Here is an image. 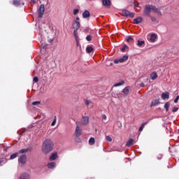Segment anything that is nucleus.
<instances>
[{"instance_id": "obj_1", "label": "nucleus", "mask_w": 179, "mask_h": 179, "mask_svg": "<svg viewBox=\"0 0 179 179\" xmlns=\"http://www.w3.org/2000/svg\"><path fill=\"white\" fill-rule=\"evenodd\" d=\"M54 149V142L50 138H46L42 143V152L44 155H48Z\"/></svg>"}, {"instance_id": "obj_2", "label": "nucleus", "mask_w": 179, "mask_h": 179, "mask_svg": "<svg viewBox=\"0 0 179 179\" xmlns=\"http://www.w3.org/2000/svg\"><path fill=\"white\" fill-rule=\"evenodd\" d=\"M150 13H152V5H148L145 6L143 11L144 16H148V17H150Z\"/></svg>"}, {"instance_id": "obj_3", "label": "nucleus", "mask_w": 179, "mask_h": 179, "mask_svg": "<svg viewBox=\"0 0 179 179\" xmlns=\"http://www.w3.org/2000/svg\"><path fill=\"white\" fill-rule=\"evenodd\" d=\"M89 124V116H83L80 121L77 122V125H87Z\"/></svg>"}, {"instance_id": "obj_4", "label": "nucleus", "mask_w": 179, "mask_h": 179, "mask_svg": "<svg viewBox=\"0 0 179 179\" xmlns=\"http://www.w3.org/2000/svg\"><path fill=\"white\" fill-rule=\"evenodd\" d=\"M122 16H124L125 17H134L135 14L134 13L129 12L128 10H122Z\"/></svg>"}, {"instance_id": "obj_5", "label": "nucleus", "mask_w": 179, "mask_h": 179, "mask_svg": "<svg viewBox=\"0 0 179 179\" xmlns=\"http://www.w3.org/2000/svg\"><path fill=\"white\" fill-rule=\"evenodd\" d=\"M44 12H45V7H44V4H41L38 10V17H43Z\"/></svg>"}, {"instance_id": "obj_6", "label": "nucleus", "mask_w": 179, "mask_h": 179, "mask_svg": "<svg viewBox=\"0 0 179 179\" xmlns=\"http://www.w3.org/2000/svg\"><path fill=\"white\" fill-rule=\"evenodd\" d=\"M128 55H124L122 58L118 59H115L114 60V64H120V62H125V61H128Z\"/></svg>"}, {"instance_id": "obj_7", "label": "nucleus", "mask_w": 179, "mask_h": 179, "mask_svg": "<svg viewBox=\"0 0 179 179\" xmlns=\"http://www.w3.org/2000/svg\"><path fill=\"white\" fill-rule=\"evenodd\" d=\"M82 135V129L79 126H76V130L74 132V136L76 138H79Z\"/></svg>"}, {"instance_id": "obj_8", "label": "nucleus", "mask_w": 179, "mask_h": 179, "mask_svg": "<svg viewBox=\"0 0 179 179\" xmlns=\"http://www.w3.org/2000/svg\"><path fill=\"white\" fill-rule=\"evenodd\" d=\"M151 10H152L155 13L158 15V16H162V12L160 11V9L156 8V6H151Z\"/></svg>"}, {"instance_id": "obj_9", "label": "nucleus", "mask_w": 179, "mask_h": 179, "mask_svg": "<svg viewBox=\"0 0 179 179\" xmlns=\"http://www.w3.org/2000/svg\"><path fill=\"white\" fill-rule=\"evenodd\" d=\"M26 159H27V157H26L25 155H22L20 157V158L18 159V161L20 163H21V164H26Z\"/></svg>"}, {"instance_id": "obj_10", "label": "nucleus", "mask_w": 179, "mask_h": 179, "mask_svg": "<svg viewBox=\"0 0 179 179\" xmlns=\"http://www.w3.org/2000/svg\"><path fill=\"white\" fill-rule=\"evenodd\" d=\"M73 28L74 30H79V29H80V22L79 21H74L73 23Z\"/></svg>"}, {"instance_id": "obj_11", "label": "nucleus", "mask_w": 179, "mask_h": 179, "mask_svg": "<svg viewBox=\"0 0 179 179\" xmlns=\"http://www.w3.org/2000/svg\"><path fill=\"white\" fill-rule=\"evenodd\" d=\"M13 5L15 6H20V5H24V3L20 0H13Z\"/></svg>"}, {"instance_id": "obj_12", "label": "nucleus", "mask_w": 179, "mask_h": 179, "mask_svg": "<svg viewBox=\"0 0 179 179\" xmlns=\"http://www.w3.org/2000/svg\"><path fill=\"white\" fill-rule=\"evenodd\" d=\"M162 100H166V99L169 100L170 99V94L169 93V92L162 93Z\"/></svg>"}, {"instance_id": "obj_13", "label": "nucleus", "mask_w": 179, "mask_h": 179, "mask_svg": "<svg viewBox=\"0 0 179 179\" xmlns=\"http://www.w3.org/2000/svg\"><path fill=\"white\" fill-rule=\"evenodd\" d=\"M143 22V19L142 17H138L137 18L134 20V24H139V23H142Z\"/></svg>"}, {"instance_id": "obj_14", "label": "nucleus", "mask_w": 179, "mask_h": 179, "mask_svg": "<svg viewBox=\"0 0 179 179\" xmlns=\"http://www.w3.org/2000/svg\"><path fill=\"white\" fill-rule=\"evenodd\" d=\"M158 104H160V99H155L151 102L150 107H155Z\"/></svg>"}, {"instance_id": "obj_15", "label": "nucleus", "mask_w": 179, "mask_h": 179, "mask_svg": "<svg viewBox=\"0 0 179 179\" xmlns=\"http://www.w3.org/2000/svg\"><path fill=\"white\" fill-rule=\"evenodd\" d=\"M156 38H157V35L156 34H152L150 35V43H155L156 41Z\"/></svg>"}, {"instance_id": "obj_16", "label": "nucleus", "mask_w": 179, "mask_h": 179, "mask_svg": "<svg viewBox=\"0 0 179 179\" xmlns=\"http://www.w3.org/2000/svg\"><path fill=\"white\" fill-rule=\"evenodd\" d=\"M57 157H58V154L57 152H54L50 155L49 160H50V162H52L54 160H56Z\"/></svg>"}, {"instance_id": "obj_17", "label": "nucleus", "mask_w": 179, "mask_h": 179, "mask_svg": "<svg viewBox=\"0 0 179 179\" xmlns=\"http://www.w3.org/2000/svg\"><path fill=\"white\" fill-rule=\"evenodd\" d=\"M83 17H84V19H87V17H90V12H89V10H85L83 13Z\"/></svg>"}, {"instance_id": "obj_18", "label": "nucleus", "mask_w": 179, "mask_h": 179, "mask_svg": "<svg viewBox=\"0 0 179 179\" xmlns=\"http://www.w3.org/2000/svg\"><path fill=\"white\" fill-rule=\"evenodd\" d=\"M19 179H30V175L29 173H22Z\"/></svg>"}, {"instance_id": "obj_19", "label": "nucleus", "mask_w": 179, "mask_h": 179, "mask_svg": "<svg viewBox=\"0 0 179 179\" xmlns=\"http://www.w3.org/2000/svg\"><path fill=\"white\" fill-rule=\"evenodd\" d=\"M157 73L154 71L150 74V79H152V80H156V79H157Z\"/></svg>"}, {"instance_id": "obj_20", "label": "nucleus", "mask_w": 179, "mask_h": 179, "mask_svg": "<svg viewBox=\"0 0 179 179\" xmlns=\"http://www.w3.org/2000/svg\"><path fill=\"white\" fill-rule=\"evenodd\" d=\"M102 3L103 6H110L111 1L110 0H102Z\"/></svg>"}, {"instance_id": "obj_21", "label": "nucleus", "mask_w": 179, "mask_h": 179, "mask_svg": "<svg viewBox=\"0 0 179 179\" xmlns=\"http://www.w3.org/2000/svg\"><path fill=\"white\" fill-rule=\"evenodd\" d=\"M149 122H145L141 124V126L138 129L139 132H142L143 131V128H145V125H148Z\"/></svg>"}, {"instance_id": "obj_22", "label": "nucleus", "mask_w": 179, "mask_h": 179, "mask_svg": "<svg viewBox=\"0 0 179 179\" xmlns=\"http://www.w3.org/2000/svg\"><path fill=\"white\" fill-rule=\"evenodd\" d=\"M27 152H31V148L22 149L19 151V153L20 154L27 153Z\"/></svg>"}, {"instance_id": "obj_23", "label": "nucleus", "mask_w": 179, "mask_h": 179, "mask_svg": "<svg viewBox=\"0 0 179 179\" xmlns=\"http://www.w3.org/2000/svg\"><path fill=\"white\" fill-rule=\"evenodd\" d=\"M122 93L127 96V94H129V87H125L123 90Z\"/></svg>"}, {"instance_id": "obj_24", "label": "nucleus", "mask_w": 179, "mask_h": 179, "mask_svg": "<svg viewBox=\"0 0 179 179\" xmlns=\"http://www.w3.org/2000/svg\"><path fill=\"white\" fill-rule=\"evenodd\" d=\"M132 145H134V139L130 138L126 143V146L130 147L132 146Z\"/></svg>"}, {"instance_id": "obj_25", "label": "nucleus", "mask_w": 179, "mask_h": 179, "mask_svg": "<svg viewBox=\"0 0 179 179\" xmlns=\"http://www.w3.org/2000/svg\"><path fill=\"white\" fill-rule=\"evenodd\" d=\"M57 166V164L55 162H50L48 164V169H54Z\"/></svg>"}, {"instance_id": "obj_26", "label": "nucleus", "mask_w": 179, "mask_h": 179, "mask_svg": "<svg viewBox=\"0 0 179 179\" xmlns=\"http://www.w3.org/2000/svg\"><path fill=\"white\" fill-rule=\"evenodd\" d=\"M138 47H143L145 45V41H137Z\"/></svg>"}, {"instance_id": "obj_27", "label": "nucleus", "mask_w": 179, "mask_h": 179, "mask_svg": "<svg viewBox=\"0 0 179 179\" xmlns=\"http://www.w3.org/2000/svg\"><path fill=\"white\" fill-rule=\"evenodd\" d=\"M96 143V141L94 140V138L92 137L89 140V144L92 146Z\"/></svg>"}, {"instance_id": "obj_28", "label": "nucleus", "mask_w": 179, "mask_h": 179, "mask_svg": "<svg viewBox=\"0 0 179 179\" xmlns=\"http://www.w3.org/2000/svg\"><path fill=\"white\" fill-rule=\"evenodd\" d=\"M150 19H151V21L153 22V23H159V20H157V18H156V17H153L152 15H150Z\"/></svg>"}, {"instance_id": "obj_29", "label": "nucleus", "mask_w": 179, "mask_h": 179, "mask_svg": "<svg viewBox=\"0 0 179 179\" xmlns=\"http://www.w3.org/2000/svg\"><path fill=\"white\" fill-rule=\"evenodd\" d=\"M164 108L166 109V111H169V108H170V102H166L164 104Z\"/></svg>"}, {"instance_id": "obj_30", "label": "nucleus", "mask_w": 179, "mask_h": 179, "mask_svg": "<svg viewBox=\"0 0 179 179\" xmlns=\"http://www.w3.org/2000/svg\"><path fill=\"white\" fill-rule=\"evenodd\" d=\"M86 51L88 54H90V52H92L93 51V48L92 46L87 47Z\"/></svg>"}, {"instance_id": "obj_31", "label": "nucleus", "mask_w": 179, "mask_h": 179, "mask_svg": "<svg viewBox=\"0 0 179 179\" xmlns=\"http://www.w3.org/2000/svg\"><path fill=\"white\" fill-rule=\"evenodd\" d=\"M16 157H17V152L11 155L10 159V160H13V159H16Z\"/></svg>"}, {"instance_id": "obj_32", "label": "nucleus", "mask_w": 179, "mask_h": 179, "mask_svg": "<svg viewBox=\"0 0 179 179\" xmlns=\"http://www.w3.org/2000/svg\"><path fill=\"white\" fill-rule=\"evenodd\" d=\"M73 34H74V36H75V38H76V41H78V30L74 29V31H73Z\"/></svg>"}, {"instance_id": "obj_33", "label": "nucleus", "mask_w": 179, "mask_h": 179, "mask_svg": "<svg viewBox=\"0 0 179 179\" xmlns=\"http://www.w3.org/2000/svg\"><path fill=\"white\" fill-rule=\"evenodd\" d=\"M134 41V38L132 36H128L127 39V43H132Z\"/></svg>"}, {"instance_id": "obj_34", "label": "nucleus", "mask_w": 179, "mask_h": 179, "mask_svg": "<svg viewBox=\"0 0 179 179\" xmlns=\"http://www.w3.org/2000/svg\"><path fill=\"white\" fill-rule=\"evenodd\" d=\"M124 82L122 80L120 83H116L114 86L115 87H118V86H122L124 85Z\"/></svg>"}, {"instance_id": "obj_35", "label": "nucleus", "mask_w": 179, "mask_h": 179, "mask_svg": "<svg viewBox=\"0 0 179 179\" xmlns=\"http://www.w3.org/2000/svg\"><path fill=\"white\" fill-rule=\"evenodd\" d=\"M38 104H41V102L39 101L32 102V106H38Z\"/></svg>"}, {"instance_id": "obj_36", "label": "nucleus", "mask_w": 179, "mask_h": 179, "mask_svg": "<svg viewBox=\"0 0 179 179\" xmlns=\"http://www.w3.org/2000/svg\"><path fill=\"white\" fill-rule=\"evenodd\" d=\"M106 138L108 142H113V138L110 136H106Z\"/></svg>"}, {"instance_id": "obj_37", "label": "nucleus", "mask_w": 179, "mask_h": 179, "mask_svg": "<svg viewBox=\"0 0 179 179\" xmlns=\"http://www.w3.org/2000/svg\"><path fill=\"white\" fill-rule=\"evenodd\" d=\"M41 48H42V50H46L47 48V44L45 43H42L41 45Z\"/></svg>"}, {"instance_id": "obj_38", "label": "nucleus", "mask_w": 179, "mask_h": 179, "mask_svg": "<svg viewBox=\"0 0 179 179\" xmlns=\"http://www.w3.org/2000/svg\"><path fill=\"white\" fill-rule=\"evenodd\" d=\"M127 49H128V45H124L123 48L121 49L122 52H124Z\"/></svg>"}, {"instance_id": "obj_39", "label": "nucleus", "mask_w": 179, "mask_h": 179, "mask_svg": "<svg viewBox=\"0 0 179 179\" xmlns=\"http://www.w3.org/2000/svg\"><path fill=\"white\" fill-rule=\"evenodd\" d=\"M178 111V107H174L172 109V113H177Z\"/></svg>"}, {"instance_id": "obj_40", "label": "nucleus", "mask_w": 179, "mask_h": 179, "mask_svg": "<svg viewBox=\"0 0 179 179\" xmlns=\"http://www.w3.org/2000/svg\"><path fill=\"white\" fill-rule=\"evenodd\" d=\"M134 3L135 8H138V6H139V2L134 1Z\"/></svg>"}, {"instance_id": "obj_41", "label": "nucleus", "mask_w": 179, "mask_h": 179, "mask_svg": "<svg viewBox=\"0 0 179 179\" xmlns=\"http://www.w3.org/2000/svg\"><path fill=\"white\" fill-rule=\"evenodd\" d=\"M78 13H79V9H74L73 11V14L76 15Z\"/></svg>"}, {"instance_id": "obj_42", "label": "nucleus", "mask_w": 179, "mask_h": 179, "mask_svg": "<svg viewBox=\"0 0 179 179\" xmlns=\"http://www.w3.org/2000/svg\"><path fill=\"white\" fill-rule=\"evenodd\" d=\"M86 40H87V41H92V36L90 35H88L86 37Z\"/></svg>"}, {"instance_id": "obj_43", "label": "nucleus", "mask_w": 179, "mask_h": 179, "mask_svg": "<svg viewBox=\"0 0 179 179\" xmlns=\"http://www.w3.org/2000/svg\"><path fill=\"white\" fill-rule=\"evenodd\" d=\"M55 124H57V119L55 118L54 120L52 121L51 126L54 127V125H55Z\"/></svg>"}, {"instance_id": "obj_44", "label": "nucleus", "mask_w": 179, "mask_h": 179, "mask_svg": "<svg viewBox=\"0 0 179 179\" xmlns=\"http://www.w3.org/2000/svg\"><path fill=\"white\" fill-rule=\"evenodd\" d=\"M33 82L37 83V82H38V77H34L33 79Z\"/></svg>"}, {"instance_id": "obj_45", "label": "nucleus", "mask_w": 179, "mask_h": 179, "mask_svg": "<svg viewBox=\"0 0 179 179\" xmlns=\"http://www.w3.org/2000/svg\"><path fill=\"white\" fill-rule=\"evenodd\" d=\"M178 100H179V95H178V96H176V98L175 99L174 103H178Z\"/></svg>"}, {"instance_id": "obj_46", "label": "nucleus", "mask_w": 179, "mask_h": 179, "mask_svg": "<svg viewBox=\"0 0 179 179\" xmlns=\"http://www.w3.org/2000/svg\"><path fill=\"white\" fill-rule=\"evenodd\" d=\"M85 104H86V106H89L90 104V101L86 100L85 101Z\"/></svg>"}, {"instance_id": "obj_47", "label": "nucleus", "mask_w": 179, "mask_h": 179, "mask_svg": "<svg viewBox=\"0 0 179 179\" xmlns=\"http://www.w3.org/2000/svg\"><path fill=\"white\" fill-rule=\"evenodd\" d=\"M140 87H145V83H141L140 84Z\"/></svg>"}, {"instance_id": "obj_48", "label": "nucleus", "mask_w": 179, "mask_h": 179, "mask_svg": "<svg viewBox=\"0 0 179 179\" xmlns=\"http://www.w3.org/2000/svg\"><path fill=\"white\" fill-rule=\"evenodd\" d=\"M103 120H107V116L106 115H102Z\"/></svg>"}, {"instance_id": "obj_49", "label": "nucleus", "mask_w": 179, "mask_h": 179, "mask_svg": "<svg viewBox=\"0 0 179 179\" xmlns=\"http://www.w3.org/2000/svg\"><path fill=\"white\" fill-rule=\"evenodd\" d=\"M79 20H80L79 17H76V20H74V22H79Z\"/></svg>"}, {"instance_id": "obj_50", "label": "nucleus", "mask_w": 179, "mask_h": 179, "mask_svg": "<svg viewBox=\"0 0 179 179\" xmlns=\"http://www.w3.org/2000/svg\"><path fill=\"white\" fill-rule=\"evenodd\" d=\"M158 159L162 160V155H158Z\"/></svg>"}, {"instance_id": "obj_51", "label": "nucleus", "mask_w": 179, "mask_h": 179, "mask_svg": "<svg viewBox=\"0 0 179 179\" xmlns=\"http://www.w3.org/2000/svg\"><path fill=\"white\" fill-rule=\"evenodd\" d=\"M31 2H32V3H36V0H31Z\"/></svg>"}, {"instance_id": "obj_52", "label": "nucleus", "mask_w": 179, "mask_h": 179, "mask_svg": "<svg viewBox=\"0 0 179 179\" xmlns=\"http://www.w3.org/2000/svg\"><path fill=\"white\" fill-rule=\"evenodd\" d=\"M1 163H3V160H1V161H0V164H1Z\"/></svg>"}, {"instance_id": "obj_53", "label": "nucleus", "mask_w": 179, "mask_h": 179, "mask_svg": "<svg viewBox=\"0 0 179 179\" xmlns=\"http://www.w3.org/2000/svg\"><path fill=\"white\" fill-rule=\"evenodd\" d=\"M120 97H122V94H120Z\"/></svg>"}]
</instances>
